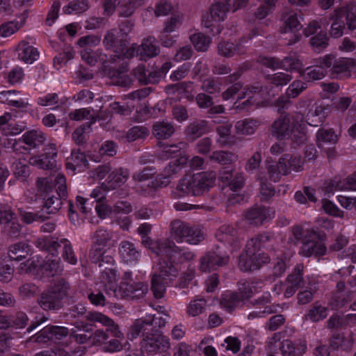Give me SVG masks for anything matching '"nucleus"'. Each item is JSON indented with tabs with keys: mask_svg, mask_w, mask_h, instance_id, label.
<instances>
[{
	"mask_svg": "<svg viewBox=\"0 0 356 356\" xmlns=\"http://www.w3.org/2000/svg\"><path fill=\"white\" fill-rule=\"evenodd\" d=\"M274 216V212L264 207H254L248 210L245 216L246 222L252 225H261Z\"/></svg>",
	"mask_w": 356,
	"mask_h": 356,
	"instance_id": "nucleus-17",
	"label": "nucleus"
},
{
	"mask_svg": "<svg viewBox=\"0 0 356 356\" xmlns=\"http://www.w3.org/2000/svg\"><path fill=\"white\" fill-rule=\"evenodd\" d=\"M143 337L141 348L149 354L165 352L170 348V339L159 332L143 333Z\"/></svg>",
	"mask_w": 356,
	"mask_h": 356,
	"instance_id": "nucleus-6",
	"label": "nucleus"
},
{
	"mask_svg": "<svg viewBox=\"0 0 356 356\" xmlns=\"http://www.w3.org/2000/svg\"><path fill=\"white\" fill-rule=\"evenodd\" d=\"M304 266L302 264H298L293 270L287 276L286 280V284H291L300 289L305 285L303 279Z\"/></svg>",
	"mask_w": 356,
	"mask_h": 356,
	"instance_id": "nucleus-41",
	"label": "nucleus"
},
{
	"mask_svg": "<svg viewBox=\"0 0 356 356\" xmlns=\"http://www.w3.org/2000/svg\"><path fill=\"white\" fill-rule=\"evenodd\" d=\"M129 171L127 168H119L112 171L107 179L106 189L115 190L122 186L129 179Z\"/></svg>",
	"mask_w": 356,
	"mask_h": 356,
	"instance_id": "nucleus-20",
	"label": "nucleus"
},
{
	"mask_svg": "<svg viewBox=\"0 0 356 356\" xmlns=\"http://www.w3.org/2000/svg\"><path fill=\"white\" fill-rule=\"evenodd\" d=\"M243 69L240 68L236 72L230 74L225 78V83L227 84H232L222 94V97L225 100H228L233 97L242 88L243 84L240 82H236L242 75Z\"/></svg>",
	"mask_w": 356,
	"mask_h": 356,
	"instance_id": "nucleus-21",
	"label": "nucleus"
},
{
	"mask_svg": "<svg viewBox=\"0 0 356 356\" xmlns=\"http://www.w3.org/2000/svg\"><path fill=\"white\" fill-rule=\"evenodd\" d=\"M204 239L203 230L197 225H189L184 242L191 245H197Z\"/></svg>",
	"mask_w": 356,
	"mask_h": 356,
	"instance_id": "nucleus-45",
	"label": "nucleus"
},
{
	"mask_svg": "<svg viewBox=\"0 0 356 356\" xmlns=\"http://www.w3.org/2000/svg\"><path fill=\"white\" fill-rule=\"evenodd\" d=\"M280 68L286 71H298L302 69V63L295 56H286L280 60Z\"/></svg>",
	"mask_w": 356,
	"mask_h": 356,
	"instance_id": "nucleus-64",
	"label": "nucleus"
},
{
	"mask_svg": "<svg viewBox=\"0 0 356 356\" xmlns=\"http://www.w3.org/2000/svg\"><path fill=\"white\" fill-rule=\"evenodd\" d=\"M74 327L70 332V337L74 339L76 343L83 344L90 340V335L86 332H89L91 330L89 325L83 321H76L74 324Z\"/></svg>",
	"mask_w": 356,
	"mask_h": 356,
	"instance_id": "nucleus-27",
	"label": "nucleus"
},
{
	"mask_svg": "<svg viewBox=\"0 0 356 356\" xmlns=\"http://www.w3.org/2000/svg\"><path fill=\"white\" fill-rule=\"evenodd\" d=\"M19 91L17 90H4L0 92V101L3 104L20 109L26 108L29 103L22 99H18Z\"/></svg>",
	"mask_w": 356,
	"mask_h": 356,
	"instance_id": "nucleus-29",
	"label": "nucleus"
},
{
	"mask_svg": "<svg viewBox=\"0 0 356 356\" xmlns=\"http://www.w3.org/2000/svg\"><path fill=\"white\" fill-rule=\"evenodd\" d=\"M330 19L333 21L330 31V35L336 38L341 37L343 33L345 23L343 19L339 17V14L337 10L331 15Z\"/></svg>",
	"mask_w": 356,
	"mask_h": 356,
	"instance_id": "nucleus-49",
	"label": "nucleus"
},
{
	"mask_svg": "<svg viewBox=\"0 0 356 356\" xmlns=\"http://www.w3.org/2000/svg\"><path fill=\"white\" fill-rule=\"evenodd\" d=\"M207 305L204 298L195 299L189 302L186 308V314L190 316H197L203 313Z\"/></svg>",
	"mask_w": 356,
	"mask_h": 356,
	"instance_id": "nucleus-60",
	"label": "nucleus"
},
{
	"mask_svg": "<svg viewBox=\"0 0 356 356\" xmlns=\"http://www.w3.org/2000/svg\"><path fill=\"white\" fill-rule=\"evenodd\" d=\"M317 145L323 147L325 143L336 144L338 141V136L333 129H320L316 133Z\"/></svg>",
	"mask_w": 356,
	"mask_h": 356,
	"instance_id": "nucleus-42",
	"label": "nucleus"
},
{
	"mask_svg": "<svg viewBox=\"0 0 356 356\" xmlns=\"http://www.w3.org/2000/svg\"><path fill=\"white\" fill-rule=\"evenodd\" d=\"M54 249V255L60 254L62 259L72 265H75L77 263V258L74 252L72 245L70 241L67 239L56 238V243Z\"/></svg>",
	"mask_w": 356,
	"mask_h": 356,
	"instance_id": "nucleus-19",
	"label": "nucleus"
},
{
	"mask_svg": "<svg viewBox=\"0 0 356 356\" xmlns=\"http://www.w3.org/2000/svg\"><path fill=\"white\" fill-rule=\"evenodd\" d=\"M175 131V128L172 122L168 121H158L153 125L152 133L158 139H166L170 138Z\"/></svg>",
	"mask_w": 356,
	"mask_h": 356,
	"instance_id": "nucleus-34",
	"label": "nucleus"
},
{
	"mask_svg": "<svg viewBox=\"0 0 356 356\" xmlns=\"http://www.w3.org/2000/svg\"><path fill=\"white\" fill-rule=\"evenodd\" d=\"M37 302L44 311H58L63 307V302L48 288L40 294Z\"/></svg>",
	"mask_w": 356,
	"mask_h": 356,
	"instance_id": "nucleus-18",
	"label": "nucleus"
},
{
	"mask_svg": "<svg viewBox=\"0 0 356 356\" xmlns=\"http://www.w3.org/2000/svg\"><path fill=\"white\" fill-rule=\"evenodd\" d=\"M326 68H331L332 74L339 78L350 76V68L354 66L353 59L339 58L336 59L332 55H326L320 60Z\"/></svg>",
	"mask_w": 356,
	"mask_h": 356,
	"instance_id": "nucleus-7",
	"label": "nucleus"
},
{
	"mask_svg": "<svg viewBox=\"0 0 356 356\" xmlns=\"http://www.w3.org/2000/svg\"><path fill=\"white\" fill-rule=\"evenodd\" d=\"M22 140L31 148H37L42 145L46 140L45 135L40 130H31L26 132Z\"/></svg>",
	"mask_w": 356,
	"mask_h": 356,
	"instance_id": "nucleus-37",
	"label": "nucleus"
},
{
	"mask_svg": "<svg viewBox=\"0 0 356 356\" xmlns=\"http://www.w3.org/2000/svg\"><path fill=\"white\" fill-rule=\"evenodd\" d=\"M259 125V123L256 120L245 119L237 122L235 128L238 134L250 135L256 131Z\"/></svg>",
	"mask_w": 356,
	"mask_h": 356,
	"instance_id": "nucleus-48",
	"label": "nucleus"
},
{
	"mask_svg": "<svg viewBox=\"0 0 356 356\" xmlns=\"http://www.w3.org/2000/svg\"><path fill=\"white\" fill-rule=\"evenodd\" d=\"M213 172H199L191 176L186 175L180 179L177 189L186 194L200 196L209 191L215 181Z\"/></svg>",
	"mask_w": 356,
	"mask_h": 356,
	"instance_id": "nucleus-4",
	"label": "nucleus"
},
{
	"mask_svg": "<svg viewBox=\"0 0 356 356\" xmlns=\"http://www.w3.org/2000/svg\"><path fill=\"white\" fill-rule=\"evenodd\" d=\"M97 117L95 115H92L90 118V121L86 122L82 126L76 129L72 134L73 140L77 145L83 144L86 140V135L84 134L85 129H89L90 126L94 124L97 121Z\"/></svg>",
	"mask_w": 356,
	"mask_h": 356,
	"instance_id": "nucleus-58",
	"label": "nucleus"
},
{
	"mask_svg": "<svg viewBox=\"0 0 356 356\" xmlns=\"http://www.w3.org/2000/svg\"><path fill=\"white\" fill-rule=\"evenodd\" d=\"M229 261V254H222L220 251L217 249L216 251L207 252L201 257L200 268L204 272L216 270L219 267L227 265Z\"/></svg>",
	"mask_w": 356,
	"mask_h": 356,
	"instance_id": "nucleus-10",
	"label": "nucleus"
},
{
	"mask_svg": "<svg viewBox=\"0 0 356 356\" xmlns=\"http://www.w3.org/2000/svg\"><path fill=\"white\" fill-rule=\"evenodd\" d=\"M81 58L88 65L93 66L98 61L102 64L110 62V59L108 60L107 56L104 54L102 51L97 50L93 51L90 47H86L81 51Z\"/></svg>",
	"mask_w": 356,
	"mask_h": 356,
	"instance_id": "nucleus-32",
	"label": "nucleus"
},
{
	"mask_svg": "<svg viewBox=\"0 0 356 356\" xmlns=\"http://www.w3.org/2000/svg\"><path fill=\"white\" fill-rule=\"evenodd\" d=\"M86 321L92 323H99L106 327V331L110 332L113 337L124 339V334L120 331L119 325L114 321L104 314L98 312H88Z\"/></svg>",
	"mask_w": 356,
	"mask_h": 356,
	"instance_id": "nucleus-13",
	"label": "nucleus"
},
{
	"mask_svg": "<svg viewBox=\"0 0 356 356\" xmlns=\"http://www.w3.org/2000/svg\"><path fill=\"white\" fill-rule=\"evenodd\" d=\"M118 7V15L120 17H129L137 8L142 6L144 0H120Z\"/></svg>",
	"mask_w": 356,
	"mask_h": 356,
	"instance_id": "nucleus-36",
	"label": "nucleus"
},
{
	"mask_svg": "<svg viewBox=\"0 0 356 356\" xmlns=\"http://www.w3.org/2000/svg\"><path fill=\"white\" fill-rule=\"evenodd\" d=\"M292 236L289 238L294 244L301 242L299 254L305 257L322 256L326 252V247L321 241V235L313 229H304L296 225L291 229Z\"/></svg>",
	"mask_w": 356,
	"mask_h": 356,
	"instance_id": "nucleus-3",
	"label": "nucleus"
},
{
	"mask_svg": "<svg viewBox=\"0 0 356 356\" xmlns=\"http://www.w3.org/2000/svg\"><path fill=\"white\" fill-rule=\"evenodd\" d=\"M103 44L107 49H111L118 54L125 50L129 42L116 29H111L104 35Z\"/></svg>",
	"mask_w": 356,
	"mask_h": 356,
	"instance_id": "nucleus-14",
	"label": "nucleus"
},
{
	"mask_svg": "<svg viewBox=\"0 0 356 356\" xmlns=\"http://www.w3.org/2000/svg\"><path fill=\"white\" fill-rule=\"evenodd\" d=\"M309 44L316 52H321L329 44V38L327 33L321 30L318 33L313 35L309 40Z\"/></svg>",
	"mask_w": 356,
	"mask_h": 356,
	"instance_id": "nucleus-46",
	"label": "nucleus"
},
{
	"mask_svg": "<svg viewBox=\"0 0 356 356\" xmlns=\"http://www.w3.org/2000/svg\"><path fill=\"white\" fill-rule=\"evenodd\" d=\"M120 289L123 291L125 297L140 299L147 293L148 285L141 282H133L131 284L121 285Z\"/></svg>",
	"mask_w": 356,
	"mask_h": 356,
	"instance_id": "nucleus-23",
	"label": "nucleus"
},
{
	"mask_svg": "<svg viewBox=\"0 0 356 356\" xmlns=\"http://www.w3.org/2000/svg\"><path fill=\"white\" fill-rule=\"evenodd\" d=\"M138 51H139L141 59L144 60L153 58L160 52L159 47L156 44V40L152 36L145 38L141 44L139 45Z\"/></svg>",
	"mask_w": 356,
	"mask_h": 356,
	"instance_id": "nucleus-24",
	"label": "nucleus"
},
{
	"mask_svg": "<svg viewBox=\"0 0 356 356\" xmlns=\"http://www.w3.org/2000/svg\"><path fill=\"white\" fill-rule=\"evenodd\" d=\"M352 300V292L332 293L330 304L334 309L343 307Z\"/></svg>",
	"mask_w": 356,
	"mask_h": 356,
	"instance_id": "nucleus-50",
	"label": "nucleus"
},
{
	"mask_svg": "<svg viewBox=\"0 0 356 356\" xmlns=\"http://www.w3.org/2000/svg\"><path fill=\"white\" fill-rule=\"evenodd\" d=\"M74 51L70 46H65L62 52L58 53L54 58V67L57 70L60 69L63 64H66L67 61L73 58Z\"/></svg>",
	"mask_w": 356,
	"mask_h": 356,
	"instance_id": "nucleus-59",
	"label": "nucleus"
},
{
	"mask_svg": "<svg viewBox=\"0 0 356 356\" xmlns=\"http://www.w3.org/2000/svg\"><path fill=\"white\" fill-rule=\"evenodd\" d=\"M327 316V309L321 305H315L312 307L307 312L306 318L312 322H318L326 318Z\"/></svg>",
	"mask_w": 356,
	"mask_h": 356,
	"instance_id": "nucleus-62",
	"label": "nucleus"
},
{
	"mask_svg": "<svg viewBox=\"0 0 356 356\" xmlns=\"http://www.w3.org/2000/svg\"><path fill=\"white\" fill-rule=\"evenodd\" d=\"M254 94H266L270 95V90L268 86L262 84L261 83L254 82L252 84L245 86L243 92V97L241 98H245L248 95L253 96Z\"/></svg>",
	"mask_w": 356,
	"mask_h": 356,
	"instance_id": "nucleus-61",
	"label": "nucleus"
},
{
	"mask_svg": "<svg viewBox=\"0 0 356 356\" xmlns=\"http://www.w3.org/2000/svg\"><path fill=\"white\" fill-rule=\"evenodd\" d=\"M217 240L231 248V251H236L241 246L238 229L229 224L220 225L216 232Z\"/></svg>",
	"mask_w": 356,
	"mask_h": 356,
	"instance_id": "nucleus-9",
	"label": "nucleus"
},
{
	"mask_svg": "<svg viewBox=\"0 0 356 356\" xmlns=\"http://www.w3.org/2000/svg\"><path fill=\"white\" fill-rule=\"evenodd\" d=\"M237 155L229 151L216 150L209 156V160L220 165H228L237 160Z\"/></svg>",
	"mask_w": 356,
	"mask_h": 356,
	"instance_id": "nucleus-38",
	"label": "nucleus"
},
{
	"mask_svg": "<svg viewBox=\"0 0 356 356\" xmlns=\"http://www.w3.org/2000/svg\"><path fill=\"white\" fill-rule=\"evenodd\" d=\"M265 79L268 83L278 87L286 85L292 79V76L289 74L277 72L266 75Z\"/></svg>",
	"mask_w": 356,
	"mask_h": 356,
	"instance_id": "nucleus-57",
	"label": "nucleus"
},
{
	"mask_svg": "<svg viewBox=\"0 0 356 356\" xmlns=\"http://www.w3.org/2000/svg\"><path fill=\"white\" fill-rule=\"evenodd\" d=\"M48 289L63 302L70 296L72 291L70 282L63 277L56 279Z\"/></svg>",
	"mask_w": 356,
	"mask_h": 356,
	"instance_id": "nucleus-30",
	"label": "nucleus"
},
{
	"mask_svg": "<svg viewBox=\"0 0 356 356\" xmlns=\"http://www.w3.org/2000/svg\"><path fill=\"white\" fill-rule=\"evenodd\" d=\"M118 254L120 259L125 264H136L140 258L138 247L131 241L124 240L118 246Z\"/></svg>",
	"mask_w": 356,
	"mask_h": 356,
	"instance_id": "nucleus-16",
	"label": "nucleus"
},
{
	"mask_svg": "<svg viewBox=\"0 0 356 356\" xmlns=\"http://www.w3.org/2000/svg\"><path fill=\"white\" fill-rule=\"evenodd\" d=\"M283 356H302L307 349L305 343H300L295 345L289 340H284L279 346Z\"/></svg>",
	"mask_w": 356,
	"mask_h": 356,
	"instance_id": "nucleus-35",
	"label": "nucleus"
},
{
	"mask_svg": "<svg viewBox=\"0 0 356 356\" xmlns=\"http://www.w3.org/2000/svg\"><path fill=\"white\" fill-rule=\"evenodd\" d=\"M208 131V122L204 120H196L189 123L185 129L186 138L192 141L201 137Z\"/></svg>",
	"mask_w": 356,
	"mask_h": 356,
	"instance_id": "nucleus-22",
	"label": "nucleus"
},
{
	"mask_svg": "<svg viewBox=\"0 0 356 356\" xmlns=\"http://www.w3.org/2000/svg\"><path fill=\"white\" fill-rule=\"evenodd\" d=\"M282 19L285 24V33H286L287 31L290 32H298L302 26L298 19L297 13L294 11L284 13L282 15Z\"/></svg>",
	"mask_w": 356,
	"mask_h": 356,
	"instance_id": "nucleus-43",
	"label": "nucleus"
},
{
	"mask_svg": "<svg viewBox=\"0 0 356 356\" xmlns=\"http://www.w3.org/2000/svg\"><path fill=\"white\" fill-rule=\"evenodd\" d=\"M148 134L149 131L145 127L136 126L129 129L125 138L128 142H133L145 138Z\"/></svg>",
	"mask_w": 356,
	"mask_h": 356,
	"instance_id": "nucleus-63",
	"label": "nucleus"
},
{
	"mask_svg": "<svg viewBox=\"0 0 356 356\" xmlns=\"http://www.w3.org/2000/svg\"><path fill=\"white\" fill-rule=\"evenodd\" d=\"M234 2V0H225L212 4L210 8L211 18L216 22L224 21Z\"/></svg>",
	"mask_w": 356,
	"mask_h": 356,
	"instance_id": "nucleus-26",
	"label": "nucleus"
},
{
	"mask_svg": "<svg viewBox=\"0 0 356 356\" xmlns=\"http://www.w3.org/2000/svg\"><path fill=\"white\" fill-rule=\"evenodd\" d=\"M12 169L15 177L22 181H25L31 175L29 166L21 160L13 162Z\"/></svg>",
	"mask_w": 356,
	"mask_h": 356,
	"instance_id": "nucleus-53",
	"label": "nucleus"
},
{
	"mask_svg": "<svg viewBox=\"0 0 356 356\" xmlns=\"http://www.w3.org/2000/svg\"><path fill=\"white\" fill-rule=\"evenodd\" d=\"M270 131L277 139L290 138L298 145L307 140L304 116L300 113L281 115L273 122Z\"/></svg>",
	"mask_w": 356,
	"mask_h": 356,
	"instance_id": "nucleus-2",
	"label": "nucleus"
},
{
	"mask_svg": "<svg viewBox=\"0 0 356 356\" xmlns=\"http://www.w3.org/2000/svg\"><path fill=\"white\" fill-rule=\"evenodd\" d=\"M286 160V157H282L277 163L268 167V173L271 181L277 182L280 180L282 175H287L289 172Z\"/></svg>",
	"mask_w": 356,
	"mask_h": 356,
	"instance_id": "nucleus-33",
	"label": "nucleus"
},
{
	"mask_svg": "<svg viewBox=\"0 0 356 356\" xmlns=\"http://www.w3.org/2000/svg\"><path fill=\"white\" fill-rule=\"evenodd\" d=\"M141 243L160 257L159 261L162 264L161 271L164 273H177V269L168 261V259H172L175 262H185L193 259L195 257L193 252L181 249L174 241L169 238L153 241L148 235H145L141 236Z\"/></svg>",
	"mask_w": 356,
	"mask_h": 356,
	"instance_id": "nucleus-1",
	"label": "nucleus"
},
{
	"mask_svg": "<svg viewBox=\"0 0 356 356\" xmlns=\"http://www.w3.org/2000/svg\"><path fill=\"white\" fill-rule=\"evenodd\" d=\"M253 254L251 255L247 250H244L238 258V268L243 272L252 271L256 270Z\"/></svg>",
	"mask_w": 356,
	"mask_h": 356,
	"instance_id": "nucleus-56",
	"label": "nucleus"
},
{
	"mask_svg": "<svg viewBox=\"0 0 356 356\" xmlns=\"http://www.w3.org/2000/svg\"><path fill=\"white\" fill-rule=\"evenodd\" d=\"M131 74L141 85L156 84L161 79L160 72L149 70L143 63L134 67L131 71Z\"/></svg>",
	"mask_w": 356,
	"mask_h": 356,
	"instance_id": "nucleus-15",
	"label": "nucleus"
},
{
	"mask_svg": "<svg viewBox=\"0 0 356 356\" xmlns=\"http://www.w3.org/2000/svg\"><path fill=\"white\" fill-rule=\"evenodd\" d=\"M57 155L56 147L54 144H49L44 149V153L32 156L29 163L42 170H52L56 165L55 157Z\"/></svg>",
	"mask_w": 356,
	"mask_h": 356,
	"instance_id": "nucleus-12",
	"label": "nucleus"
},
{
	"mask_svg": "<svg viewBox=\"0 0 356 356\" xmlns=\"http://www.w3.org/2000/svg\"><path fill=\"white\" fill-rule=\"evenodd\" d=\"M31 252L29 244L26 241H19L9 245L7 254L11 260L20 261L25 259Z\"/></svg>",
	"mask_w": 356,
	"mask_h": 356,
	"instance_id": "nucleus-25",
	"label": "nucleus"
},
{
	"mask_svg": "<svg viewBox=\"0 0 356 356\" xmlns=\"http://www.w3.org/2000/svg\"><path fill=\"white\" fill-rule=\"evenodd\" d=\"M42 267L44 270L51 277L60 275L63 271V266L60 263V258L45 260Z\"/></svg>",
	"mask_w": 356,
	"mask_h": 356,
	"instance_id": "nucleus-51",
	"label": "nucleus"
},
{
	"mask_svg": "<svg viewBox=\"0 0 356 356\" xmlns=\"http://www.w3.org/2000/svg\"><path fill=\"white\" fill-rule=\"evenodd\" d=\"M147 325L145 324V321L143 318H139L135 320L133 324L129 327L128 332L127 333V337L129 340L133 341L134 339L138 337L140 333L143 332L145 333L146 327Z\"/></svg>",
	"mask_w": 356,
	"mask_h": 356,
	"instance_id": "nucleus-55",
	"label": "nucleus"
},
{
	"mask_svg": "<svg viewBox=\"0 0 356 356\" xmlns=\"http://www.w3.org/2000/svg\"><path fill=\"white\" fill-rule=\"evenodd\" d=\"M89 7V3L87 0H73L63 7V11L67 15L79 14L86 12Z\"/></svg>",
	"mask_w": 356,
	"mask_h": 356,
	"instance_id": "nucleus-47",
	"label": "nucleus"
},
{
	"mask_svg": "<svg viewBox=\"0 0 356 356\" xmlns=\"http://www.w3.org/2000/svg\"><path fill=\"white\" fill-rule=\"evenodd\" d=\"M186 161V159L181 158L179 160L170 162L168 165L165 167L163 172L158 174L155 179L151 182L149 185L150 187L158 188L167 186L170 182V178L181 170L182 165Z\"/></svg>",
	"mask_w": 356,
	"mask_h": 356,
	"instance_id": "nucleus-11",
	"label": "nucleus"
},
{
	"mask_svg": "<svg viewBox=\"0 0 356 356\" xmlns=\"http://www.w3.org/2000/svg\"><path fill=\"white\" fill-rule=\"evenodd\" d=\"M18 57L26 63H33L39 57V52L26 41H22L17 46Z\"/></svg>",
	"mask_w": 356,
	"mask_h": 356,
	"instance_id": "nucleus-28",
	"label": "nucleus"
},
{
	"mask_svg": "<svg viewBox=\"0 0 356 356\" xmlns=\"http://www.w3.org/2000/svg\"><path fill=\"white\" fill-rule=\"evenodd\" d=\"M190 224L179 219L173 220L170 225V234L177 243L184 242Z\"/></svg>",
	"mask_w": 356,
	"mask_h": 356,
	"instance_id": "nucleus-31",
	"label": "nucleus"
},
{
	"mask_svg": "<svg viewBox=\"0 0 356 356\" xmlns=\"http://www.w3.org/2000/svg\"><path fill=\"white\" fill-rule=\"evenodd\" d=\"M242 296L238 292H227L222 296L220 305L227 310L231 312L242 302Z\"/></svg>",
	"mask_w": 356,
	"mask_h": 356,
	"instance_id": "nucleus-40",
	"label": "nucleus"
},
{
	"mask_svg": "<svg viewBox=\"0 0 356 356\" xmlns=\"http://www.w3.org/2000/svg\"><path fill=\"white\" fill-rule=\"evenodd\" d=\"M321 58H320L316 61V65L315 67H308L306 68L304 76L309 80H320L325 76L324 68L326 67L321 63L320 60Z\"/></svg>",
	"mask_w": 356,
	"mask_h": 356,
	"instance_id": "nucleus-52",
	"label": "nucleus"
},
{
	"mask_svg": "<svg viewBox=\"0 0 356 356\" xmlns=\"http://www.w3.org/2000/svg\"><path fill=\"white\" fill-rule=\"evenodd\" d=\"M66 179L63 174L58 173L55 177V193L43 197V209L48 214L58 212L67 198Z\"/></svg>",
	"mask_w": 356,
	"mask_h": 356,
	"instance_id": "nucleus-5",
	"label": "nucleus"
},
{
	"mask_svg": "<svg viewBox=\"0 0 356 356\" xmlns=\"http://www.w3.org/2000/svg\"><path fill=\"white\" fill-rule=\"evenodd\" d=\"M190 39L196 50L199 51H206L211 42L210 37L201 33L191 35Z\"/></svg>",
	"mask_w": 356,
	"mask_h": 356,
	"instance_id": "nucleus-54",
	"label": "nucleus"
},
{
	"mask_svg": "<svg viewBox=\"0 0 356 356\" xmlns=\"http://www.w3.org/2000/svg\"><path fill=\"white\" fill-rule=\"evenodd\" d=\"M168 261L177 269V273L175 275L164 273V272L161 271V261H159V273H154L152 275L151 280V290L152 291L154 296L156 298H161L164 295L165 291V284L164 282V278L168 277L170 280H172L176 277L179 274V264L183 263L178 261L175 262L172 259H168Z\"/></svg>",
	"mask_w": 356,
	"mask_h": 356,
	"instance_id": "nucleus-8",
	"label": "nucleus"
},
{
	"mask_svg": "<svg viewBox=\"0 0 356 356\" xmlns=\"http://www.w3.org/2000/svg\"><path fill=\"white\" fill-rule=\"evenodd\" d=\"M339 14V17L346 22L350 30L356 29V8L354 6L341 8L336 9Z\"/></svg>",
	"mask_w": 356,
	"mask_h": 356,
	"instance_id": "nucleus-44",
	"label": "nucleus"
},
{
	"mask_svg": "<svg viewBox=\"0 0 356 356\" xmlns=\"http://www.w3.org/2000/svg\"><path fill=\"white\" fill-rule=\"evenodd\" d=\"M37 191L43 198L44 196L55 193V177H38L36 180Z\"/></svg>",
	"mask_w": 356,
	"mask_h": 356,
	"instance_id": "nucleus-39",
	"label": "nucleus"
}]
</instances>
